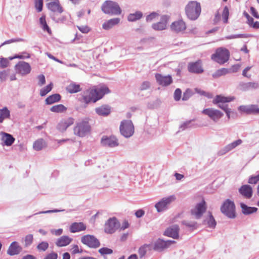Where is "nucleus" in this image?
<instances>
[{
  "mask_svg": "<svg viewBox=\"0 0 259 259\" xmlns=\"http://www.w3.org/2000/svg\"><path fill=\"white\" fill-rule=\"evenodd\" d=\"M259 181V175L254 176H251L249 177L248 183L250 184H256Z\"/></svg>",
  "mask_w": 259,
  "mask_h": 259,
  "instance_id": "obj_57",
  "label": "nucleus"
},
{
  "mask_svg": "<svg viewBox=\"0 0 259 259\" xmlns=\"http://www.w3.org/2000/svg\"><path fill=\"white\" fill-rule=\"evenodd\" d=\"M259 87L257 82H240L237 87V89L241 91L245 92L250 90H254L258 88Z\"/></svg>",
  "mask_w": 259,
  "mask_h": 259,
  "instance_id": "obj_21",
  "label": "nucleus"
},
{
  "mask_svg": "<svg viewBox=\"0 0 259 259\" xmlns=\"http://www.w3.org/2000/svg\"><path fill=\"white\" fill-rule=\"evenodd\" d=\"M193 94V92L191 89H187L183 94L182 100L183 101H187Z\"/></svg>",
  "mask_w": 259,
  "mask_h": 259,
  "instance_id": "obj_52",
  "label": "nucleus"
},
{
  "mask_svg": "<svg viewBox=\"0 0 259 259\" xmlns=\"http://www.w3.org/2000/svg\"><path fill=\"white\" fill-rule=\"evenodd\" d=\"M238 110L241 113L250 114L249 105L240 106L238 107Z\"/></svg>",
  "mask_w": 259,
  "mask_h": 259,
  "instance_id": "obj_53",
  "label": "nucleus"
},
{
  "mask_svg": "<svg viewBox=\"0 0 259 259\" xmlns=\"http://www.w3.org/2000/svg\"><path fill=\"white\" fill-rule=\"evenodd\" d=\"M250 114H259V107L257 105H249Z\"/></svg>",
  "mask_w": 259,
  "mask_h": 259,
  "instance_id": "obj_50",
  "label": "nucleus"
},
{
  "mask_svg": "<svg viewBox=\"0 0 259 259\" xmlns=\"http://www.w3.org/2000/svg\"><path fill=\"white\" fill-rule=\"evenodd\" d=\"M235 99L234 97H225L222 95H217L212 100V103L214 104H218L219 103H226L233 101Z\"/></svg>",
  "mask_w": 259,
  "mask_h": 259,
  "instance_id": "obj_29",
  "label": "nucleus"
},
{
  "mask_svg": "<svg viewBox=\"0 0 259 259\" xmlns=\"http://www.w3.org/2000/svg\"><path fill=\"white\" fill-rule=\"evenodd\" d=\"M102 10L104 13L111 15H119L122 12L118 4L111 1H107L104 3Z\"/></svg>",
  "mask_w": 259,
  "mask_h": 259,
  "instance_id": "obj_2",
  "label": "nucleus"
},
{
  "mask_svg": "<svg viewBox=\"0 0 259 259\" xmlns=\"http://www.w3.org/2000/svg\"><path fill=\"white\" fill-rule=\"evenodd\" d=\"M94 89L97 93L98 101L102 99L106 94L110 92L108 87L105 84H100L97 86L94 87Z\"/></svg>",
  "mask_w": 259,
  "mask_h": 259,
  "instance_id": "obj_19",
  "label": "nucleus"
},
{
  "mask_svg": "<svg viewBox=\"0 0 259 259\" xmlns=\"http://www.w3.org/2000/svg\"><path fill=\"white\" fill-rule=\"evenodd\" d=\"M192 120L186 121L182 123L180 126V128L184 131L185 129L191 127V123Z\"/></svg>",
  "mask_w": 259,
  "mask_h": 259,
  "instance_id": "obj_62",
  "label": "nucleus"
},
{
  "mask_svg": "<svg viewBox=\"0 0 259 259\" xmlns=\"http://www.w3.org/2000/svg\"><path fill=\"white\" fill-rule=\"evenodd\" d=\"M30 57V55L27 52H22L19 54L16 55L13 57H9L8 58H0L1 65H7L9 63L10 61L14 59H23L25 58H28Z\"/></svg>",
  "mask_w": 259,
  "mask_h": 259,
  "instance_id": "obj_20",
  "label": "nucleus"
},
{
  "mask_svg": "<svg viewBox=\"0 0 259 259\" xmlns=\"http://www.w3.org/2000/svg\"><path fill=\"white\" fill-rule=\"evenodd\" d=\"M188 70L190 72L198 74L203 72V69L201 66H188Z\"/></svg>",
  "mask_w": 259,
  "mask_h": 259,
  "instance_id": "obj_45",
  "label": "nucleus"
},
{
  "mask_svg": "<svg viewBox=\"0 0 259 259\" xmlns=\"http://www.w3.org/2000/svg\"><path fill=\"white\" fill-rule=\"evenodd\" d=\"M182 96V91L181 89L178 88L177 89L175 92L174 95V99L176 101H178L181 99Z\"/></svg>",
  "mask_w": 259,
  "mask_h": 259,
  "instance_id": "obj_60",
  "label": "nucleus"
},
{
  "mask_svg": "<svg viewBox=\"0 0 259 259\" xmlns=\"http://www.w3.org/2000/svg\"><path fill=\"white\" fill-rule=\"evenodd\" d=\"M203 224L207 225L209 228H215L216 222L210 212H208V217L203 221Z\"/></svg>",
  "mask_w": 259,
  "mask_h": 259,
  "instance_id": "obj_36",
  "label": "nucleus"
},
{
  "mask_svg": "<svg viewBox=\"0 0 259 259\" xmlns=\"http://www.w3.org/2000/svg\"><path fill=\"white\" fill-rule=\"evenodd\" d=\"M206 210V203L203 200L201 202L197 203L195 207L191 209V211L192 215H194L196 219H199Z\"/></svg>",
  "mask_w": 259,
  "mask_h": 259,
  "instance_id": "obj_11",
  "label": "nucleus"
},
{
  "mask_svg": "<svg viewBox=\"0 0 259 259\" xmlns=\"http://www.w3.org/2000/svg\"><path fill=\"white\" fill-rule=\"evenodd\" d=\"M47 7L49 10L59 14L63 12V8L59 4V0H47Z\"/></svg>",
  "mask_w": 259,
  "mask_h": 259,
  "instance_id": "obj_18",
  "label": "nucleus"
},
{
  "mask_svg": "<svg viewBox=\"0 0 259 259\" xmlns=\"http://www.w3.org/2000/svg\"><path fill=\"white\" fill-rule=\"evenodd\" d=\"M40 24L44 31H46L49 34H51V30L47 24L45 16H41L39 19Z\"/></svg>",
  "mask_w": 259,
  "mask_h": 259,
  "instance_id": "obj_42",
  "label": "nucleus"
},
{
  "mask_svg": "<svg viewBox=\"0 0 259 259\" xmlns=\"http://www.w3.org/2000/svg\"><path fill=\"white\" fill-rule=\"evenodd\" d=\"M151 249V244H144L140 247L138 250L139 254L141 258L143 257L146 253L148 250Z\"/></svg>",
  "mask_w": 259,
  "mask_h": 259,
  "instance_id": "obj_43",
  "label": "nucleus"
},
{
  "mask_svg": "<svg viewBox=\"0 0 259 259\" xmlns=\"http://www.w3.org/2000/svg\"><path fill=\"white\" fill-rule=\"evenodd\" d=\"M176 197L174 195L163 198L155 204V207L157 211L160 212L166 210L168 209L169 205L174 201Z\"/></svg>",
  "mask_w": 259,
  "mask_h": 259,
  "instance_id": "obj_7",
  "label": "nucleus"
},
{
  "mask_svg": "<svg viewBox=\"0 0 259 259\" xmlns=\"http://www.w3.org/2000/svg\"><path fill=\"white\" fill-rule=\"evenodd\" d=\"M10 116V111L7 107L0 109V123H2L4 119L9 118Z\"/></svg>",
  "mask_w": 259,
  "mask_h": 259,
  "instance_id": "obj_39",
  "label": "nucleus"
},
{
  "mask_svg": "<svg viewBox=\"0 0 259 259\" xmlns=\"http://www.w3.org/2000/svg\"><path fill=\"white\" fill-rule=\"evenodd\" d=\"M175 243L174 240H168L164 241L162 239H158L154 245L153 249L156 251H161L163 249L168 248L171 244Z\"/></svg>",
  "mask_w": 259,
  "mask_h": 259,
  "instance_id": "obj_15",
  "label": "nucleus"
},
{
  "mask_svg": "<svg viewBox=\"0 0 259 259\" xmlns=\"http://www.w3.org/2000/svg\"><path fill=\"white\" fill-rule=\"evenodd\" d=\"M96 113L103 116L108 115L111 112V107L107 105H103L95 109Z\"/></svg>",
  "mask_w": 259,
  "mask_h": 259,
  "instance_id": "obj_30",
  "label": "nucleus"
},
{
  "mask_svg": "<svg viewBox=\"0 0 259 259\" xmlns=\"http://www.w3.org/2000/svg\"><path fill=\"white\" fill-rule=\"evenodd\" d=\"M230 57V52L226 48H218L214 54L212 55L211 59L219 64H224Z\"/></svg>",
  "mask_w": 259,
  "mask_h": 259,
  "instance_id": "obj_5",
  "label": "nucleus"
},
{
  "mask_svg": "<svg viewBox=\"0 0 259 259\" xmlns=\"http://www.w3.org/2000/svg\"><path fill=\"white\" fill-rule=\"evenodd\" d=\"M15 70L17 73L24 75L30 72L31 67L30 66H15Z\"/></svg>",
  "mask_w": 259,
  "mask_h": 259,
  "instance_id": "obj_35",
  "label": "nucleus"
},
{
  "mask_svg": "<svg viewBox=\"0 0 259 259\" xmlns=\"http://www.w3.org/2000/svg\"><path fill=\"white\" fill-rule=\"evenodd\" d=\"M101 143L102 145L105 147H115L118 145V140L115 136H104L101 139Z\"/></svg>",
  "mask_w": 259,
  "mask_h": 259,
  "instance_id": "obj_14",
  "label": "nucleus"
},
{
  "mask_svg": "<svg viewBox=\"0 0 259 259\" xmlns=\"http://www.w3.org/2000/svg\"><path fill=\"white\" fill-rule=\"evenodd\" d=\"M1 135V140L3 142V145L10 146L15 142V139L11 134L2 132Z\"/></svg>",
  "mask_w": 259,
  "mask_h": 259,
  "instance_id": "obj_26",
  "label": "nucleus"
},
{
  "mask_svg": "<svg viewBox=\"0 0 259 259\" xmlns=\"http://www.w3.org/2000/svg\"><path fill=\"white\" fill-rule=\"evenodd\" d=\"M46 146L45 141L42 139H39L33 143V147L35 150L39 151L46 147Z\"/></svg>",
  "mask_w": 259,
  "mask_h": 259,
  "instance_id": "obj_38",
  "label": "nucleus"
},
{
  "mask_svg": "<svg viewBox=\"0 0 259 259\" xmlns=\"http://www.w3.org/2000/svg\"><path fill=\"white\" fill-rule=\"evenodd\" d=\"M91 126L88 122L84 120L78 121L73 129L75 135L80 137H83L89 134Z\"/></svg>",
  "mask_w": 259,
  "mask_h": 259,
  "instance_id": "obj_4",
  "label": "nucleus"
},
{
  "mask_svg": "<svg viewBox=\"0 0 259 259\" xmlns=\"http://www.w3.org/2000/svg\"><path fill=\"white\" fill-rule=\"evenodd\" d=\"M240 207L242 209V213L245 215H248L254 213L257 210L256 207L248 206L243 203H240Z\"/></svg>",
  "mask_w": 259,
  "mask_h": 259,
  "instance_id": "obj_33",
  "label": "nucleus"
},
{
  "mask_svg": "<svg viewBox=\"0 0 259 259\" xmlns=\"http://www.w3.org/2000/svg\"><path fill=\"white\" fill-rule=\"evenodd\" d=\"M202 113L207 115L212 120L217 122L221 119L224 114L219 110L212 108H209L204 109Z\"/></svg>",
  "mask_w": 259,
  "mask_h": 259,
  "instance_id": "obj_9",
  "label": "nucleus"
},
{
  "mask_svg": "<svg viewBox=\"0 0 259 259\" xmlns=\"http://www.w3.org/2000/svg\"><path fill=\"white\" fill-rule=\"evenodd\" d=\"M36 78L38 80L37 84L38 86L41 87L46 83V78L44 75H38Z\"/></svg>",
  "mask_w": 259,
  "mask_h": 259,
  "instance_id": "obj_55",
  "label": "nucleus"
},
{
  "mask_svg": "<svg viewBox=\"0 0 259 259\" xmlns=\"http://www.w3.org/2000/svg\"><path fill=\"white\" fill-rule=\"evenodd\" d=\"M182 224L192 230L197 228V223L195 221H183Z\"/></svg>",
  "mask_w": 259,
  "mask_h": 259,
  "instance_id": "obj_48",
  "label": "nucleus"
},
{
  "mask_svg": "<svg viewBox=\"0 0 259 259\" xmlns=\"http://www.w3.org/2000/svg\"><path fill=\"white\" fill-rule=\"evenodd\" d=\"M58 254L57 253L52 252L47 254L44 259H57Z\"/></svg>",
  "mask_w": 259,
  "mask_h": 259,
  "instance_id": "obj_64",
  "label": "nucleus"
},
{
  "mask_svg": "<svg viewBox=\"0 0 259 259\" xmlns=\"http://www.w3.org/2000/svg\"><path fill=\"white\" fill-rule=\"evenodd\" d=\"M159 17V14L156 12H152L148 15L146 17L147 22H151L155 20Z\"/></svg>",
  "mask_w": 259,
  "mask_h": 259,
  "instance_id": "obj_54",
  "label": "nucleus"
},
{
  "mask_svg": "<svg viewBox=\"0 0 259 259\" xmlns=\"http://www.w3.org/2000/svg\"><path fill=\"white\" fill-rule=\"evenodd\" d=\"M120 20V19L118 18L111 19L103 24L102 28L105 30H109L117 25L119 23Z\"/></svg>",
  "mask_w": 259,
  "mask_h": 259,
  "instance_id": "obj_31",
  "label": "nucleus"
},
{
  "mask_svg": "<svg viewBox=\"0 0 259 259\" xmlns=\"http://www.w3.org/2000/svg\"><path fill=\"white\" fill-rule=\"evenodd\" d=\"M43 0H35V7L37 11L40 12L42 10Z\"/></svg>",
  "mask_w": 259,
  "mask_h": 259,
  "instance_id": "obj_59",
  "label": "nucleus"
},
{
  "mask_svg": "<svg viewBox=\"0 0 259 259\" xmlns=\"http://www.w3.org/2000/svg\"><path fill=\"white\" fill-rule=\"evenodd\" d=\"M201 11L200 4L196 1L189 2L185 8L186 15L188 19L191 20L197 19L201 13Z\"/></svg>",
  "mask_w": 259,
  "mask_h": 259,
  "instance_id": "obj_1",
  "label": "nucleus"
},
{
  "mask_svg": "<svg viewBox=\"0 0 259 259\" xmlns=\"http://www.w3.org/2000/svg\"><path fill=\"white\" fill-rule=\"evenodd\" d=\"M195 91L196 93L201 95L204 96L205 97H208V98H211V95L210 93H207L204 91L201 90V89H199L198 88H195Z\"/></svg>",
  "mask_w": 259,
  "mask_h": 259,
  "instance_id": "obj_61",
  "label": "nucleus"
},
{
  "mask_svg": "<svg viewBox=\"0 0 259 259\" xmlns=\"http://www.w3.org/2000/svg\"><path fill=\"white\" fill-rule=\"evenodd\" d=\"M72 240L68 236H63L57 240L56 245L58 247L65 246L70 244Z\"/></svg>",
  "mask_w": 259,
  "mask_h": 259,
  "instance_id": "obj_32",
  "label": "nucleus"
},
{
  "mask_svg": "<svg viewBox=\"0 0 259 259\" xmlns=\"http://www.w3.org/2000/svg\"><path fill=\"white\" fill-rule=\"evenodd\" d=\"M96 95L97 93L94 88L87 90L82 95L83 102L87 104L91 102L95 103L98 101Z\"/></svg>",
  "mask_w": 259,
  "mask_h": 259,
  "instance_id": "obj_12",
  "label": "nucleus"
},
{
  "mask_svg": "<svg viewBox=\"0 0 259 259\" xmlns=\"http://www.w3.org/2000/svg\"><path fill=\"white\" fill-rule=\"evenodd\" d=\"M48 247L49 243L47 241H42L36 246V248L39 251H45Z\"/></svg>",
  "mask_w": 259,
  "mask_h": 259,
  "instance_id": "obj_49",
  "label": "nucleus"
},
{
  "mask_svg": "<svg viewBox=\"0 0 259 259\" xmlns=\"http://www.w3.org/2000/svg\"><path fill=\"white\" fill-rule=\"evenodd\" d=\"M74 123V119L73 118H68L66 119L61 120L57 126V128L61 132H63L66 130L68 127Z\"/></svg>",
  "mask_w": 259,
  "mask_h": 259,
  "instance_id": "obj_25",
  "label": "nucleus"
},
{
  "mask_svg": "<svg viewBox=\"0 0 259 259\" xmlns=\"http://www.w3.org/2000/svg\"><path fill=\"white\" fill-rule=\"evenodd\" d=\"M150 86L151 84L150 82L148 81H144L141 83L139 89L141 91L147 90L150 89Z\"/></svg>",
  "mask_w": 259,
  "mask_h": 259,
  "instance_id": "obj_56",
  "label": "nucleus"
},
{
  "mask_svg": "<svg viewBox=\"0 0 259 259\" xmlns=\"http://www.w3.org/2000/svg\"><path fill=\"white\" fill-rule=\"evenodd\" d=\"M239 192L244 197L250 198L252 195V189L250 186L244 185L239 188Z\"/></svg>",
  "mask_w": 259,
  "mask_h": 259,
  "instance_id": "obj_27",
  "label": "nucleus"
},
{
  "mask_svg": "<svg viewBox=\"0 0 259 259\" xmlns=\"http://www.w3.org/2000/svg\"><path fill=\"white\" fill-rule=\"evenodd\" d=\"M229 9L227 7H225L224 8L223 13H222V18L223 20L224 23H228V20L229 18Z\"/></svg>",
  "mask_w": 259,
  "mask_h": 259,
  "instance_id": "obj_51",
  "label": "nucleus"
},
{
  "mask_svg": "<svg viewBox=\"0 0 259 259\" xmlns=\"http://www.w3.org/2000/svg\"><path fill=\"white\" fill-rule=\"evenodd\" d=\"M221 211L229 218L233 219L236 217L234 203L230 199H227L223 203L221 207Z\"/></svg>",
  "mask_w": 259,
  "mask_h": 259,
  "instance_id": "obj_6",
  "label": "nucleus"
},
{
  "mask_svg": "<svg viewBox=\"0 0 259 259\" xmlns=\"http://www.w3.org/2000/svg\"><path fill=\"white\" fill-rule=\"evenodd\" d=\"M9 74V71L8 70H4L0 72V79L2 81L6 80L8 75Z\"/></svg>",
  "mask_w": 259,
  "mask_h": 259,
  "instance_id": "obj_63",
  "label": "nucleus"
},
{
  "mask_svg": "<svg viewBox=\"0 0 259 259\" xmlns=\"http://www.w3.org/2000/svg\"><path fill=\"white\" fill-rule=\"evenodd\" d=\"M119 130L122 136L126 138H128L134 135L135 127L131 120H124L120 123Z\"/></svg>",
  "mask_w": 259,
  "mask_h": 259,
  "instance_id": "obj_3",
  "label": "nucleus"
},
{
  "mask_svg": "<svg viewBox=\"0 0 259 259\" xmlns=\"http://www.w3.org/2000/svg\"><path fill=\"white\" fill-rule=\"evenodd\" d=\"M228 73H229V71L228 68H222L214 72L212 74V76L213 78H218Z\"/></svg>",
  "mask_w": 259,
  "mask_h": 259,
  "instance_id": "obj_41",
  "label": "nucleus"
},
{
  "mask_svg": "<svg viewBox=\"0 0 259 259\" xmlns=\"http://www.w3.org/2000/svg\"><path fill=\"white\" fill-rule=\"evenodd\" d=\"M143 16L142 13L140 11H137L135 13L130 14L127 17V20L129 21L133 22L139 20Z\"/></svg>",
  "mask_w": 259,
  "mask_h": 259,
  "instance_id": "obj_40",
  "label": "nucleus"
},
{
  "mask_svg": "<svg viewBox=\"0 0 259 259\" xmlns=\"http://www.w3.org/2000/svg\"><path fill=\"white\" fill-rule=\"evenodd\" d=\"M179 228L178 226L173 225L168 228L165 231L164 235L174 239H177L179 237Z\"/></svg>",
  "mask_w": 259,
  "mask_h": 259,
  "instance_id": "obj_24",
  "label": "nucleus"
},
{
  "mask_svg": "<svg viewBox=\"0 0 259 259\" xmlns=\"http://www.w3.org/2000/svg\"><path fill=\"white\" fill-rule=\"evenodd\" d=\"M99 252H100V254L102 255L110 254L112 253L113 250L110 248H108L107 247H103L99 250Z\"/></svg>",
  "mask_w": 259,
  "mask_h": 259,
  "instance_id": "obj_58",
  "label": "nucleus"
},
{
  "mask_svg": "<svg viewBox=\"0 0 259 259\" xmlns=\"http://www.w3.org/2000/svg\"><path fill=\"white\" fill-rule=\"evenodd\" d=\"M120 223L115 217L109 219L105 224L104 231L108 234H113L119 227Z\"/></svg>",
  "mask_w": 259,
  "mask_h": 259,
  "instance_id": "obj_8",
  "label": "nucleus"
},
{
  "mask_svg": "<svg viewBox=\"0 0 259 259\" xmlns=\"http://www.w3.org/2000/svg\"><path fill=\"white\" fill-rule=\"evenodd\" d=\"M66 90L68 93L73 94L80 91L81 88L79 84L72 82L66 87Z\"/></svg>",
  "mask_w": 259,
  "mask_h": 259,
  "instance_id": "obj_34",
  "label": "nucleus"
},
{
  "mask_svg": "<svg viewBox=\"0 0 259 259\" xmlns=\"http://www.w3.org/2000/svg\"><path fill=\"white\" fill-rule=\"evenodd\" d=\"M33 241V235L32 234H28L24 238V247H28L30 246Z\"/></svg>",
  "mask_w": 259,
  "mask_h": 259,
  "instance_id": "obj_46",
  "label": "nucleus"
},
{
  "mask_svg": "<svg viewBox=\"0 0 259 259\" xmlns=\"http://www.w3.org/2000/svg\"><path fill=\"white\" fill-rule=\"evenodd\" d=\"M86 225L82 222L73 223L69 228V230L71 233H76L84 231L86 229Z\"/></svg>",
  "mask_w": 259,
  "mask_h": 259,
  "instance_id": "obj_28",
  "label": "nucleus"
},
{
  "mask_svg": "<svg viewBox=\"0 0 259 259\" xmlns=\"http://www.w3.org/2000/svg\"><path fill=\"white\" fill-rule=\"evenodd\" d=\"M155 77L157 82L162 86H167L172 82V79L170 75L162 76L160 74H156Z\"/></svg>",
  "mask_w": 259,
  "mask_h": 259,
  "instance_id": "obj_22",
  "label": "nucleus"
},
{
  "mask_svg": "<svg viewBox=\"0 0 259 259\" xmlns=\"http://www.w3.org/2000/svg\"><path fill=\"white\" fill-rule=\"evenodd\" d=\"M171 30L175 33L184 32L187 27L185 22L182 20H178L173 22L170 26Z\"/></svg>",
  "mask_w": 259,
  "mask_h": 259,
  "instance_id": "obj_16",
  "label": "nucleus"
},
{
  "mask_svg": "<svg viewBox=\"0 0 259 259\" xmlns=\"http://www.w3.org/2000/svg\"><path fill=\"white\" fill-rule=\"evenodd\" d=\"M66 108L62 104H59L52 106L50 110L53 112L60 113L66 111Z\"/></svg>",
  "mask_w": 259,
  "mask_h": 259,
  "instance_id": "obj_44",
  "label": "nucleus"
},
{
  "mask_svg": "<svg viewBox=\"0 0 259 259\" xmlns=\"http://www.w3.org/2000/svg\"><path fill=\"white\" fill-rule=\"evenodd\" d=\"M169 20V17L167 15H163L161 17L160 20L156 23H153L151 27L153 29L156 31H162L165 30Z\"/></svg>",
  "mask_w": 259,
  "mask_h": 259,
  "instance_id": "obj_13",
  "label": "nucleus"
},
{
  "mask_svg": "<svg viewBox=\"0 0 259 259\" xmlns=\"http://www.w3.org/2000/svg\"><path fill=\"white\" fill-rule=\"evenodd\" d=\"M81 242L91 248H97L100 245L99 240L94 235L83 236L81 238Z\"/></svg>",
  "mask_w": 259,
  "mask_h": 259,
  "instance_id": "obj_10",
  "label": "nucleus"
},
{
  "mask_svg": "<svg viewBox=\"0 0 259 259\" xmlns=\"http://www.w3.org/2000/svg\"><path fill=\"white\" fill-rule=\"evenodd\" d=\"M61 99V96L58 94H55L49 96L46 100V104L51 105L55 102H58Z\"/></svg>",
  "mask_w": 259,
  "mask_h": 259,
  "instance_id": "obj_37",
  "label": "nucleus"
},
{
  "mask_svg": "<svg viewBox=\"0 0 259 259\" xmlns=\"http://www.w3.org/2000/svg\"><path fill=\"white\" fill-rule=\"evenodd\" d=\"M53 86V83L51 82L50 84L47 85L46 87L42 88L40 90V95L42 97L46 95L48 93H49L52 89Z\"/></svg>",
  "mask_w": 259,
  "mask_h": 259,
  "instance_id": "obj_47",
  "label": "nucleus"
},
{
  "mask_svg": "<svg viewBox=\"0 0 259 259\" xmlns=\"http://www.w3.org/2000/svg\"><path fill=\"white\" fill-rule=\"evenodd\" d=\"M242 143V141L241 139L234 141L220 149L218 152V155L219 156H222L241 145Z\"/></svg>",
  "mask_w": 259,
  "mask_h": 259,
  "instance_id": "obj_17",
  "label": "nucleus"
},
{
  "mask_svg": "<svg viewBox=\"0 0 259 259\" xmlns=\"http://www.w3.org/2000/svg\"><path fill=\"white\" fill-rule=\"evenodd\" d=\"M22 248L19 244V243L16 241H14L10 244L7 250V253L10 255H14L18 254L22 251Z\"/></svg>",
  "mask_w": 259,
  "mask_h": 259,
  "instance_id": "obj_23",
  "label": "nucleus"
}]
</instances>
